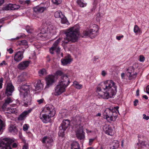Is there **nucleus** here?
I'll return each instance as SVG.
<instances>
[{
  "mask_svg": "<svg viewBox=\"0 0 149 149\" xmlns=\"http://www.w3.org/2000/svg\"><path fill=\"white\" fill-rule=\"evenodd\" d=\"M123 37V35H122L121 36H117L116 37V39L118 40H120Z\"/></svg>",
  "mask_w": 149,
  "mask_h": 149,
  "instance_id": "864d4df0",
  "label": "nucleus"
},
{
  "mask_svg": "<svg viewBox=\"0 0 149 149\" xmlns=\"http://www.w3.org/2000/svg\"><path fill=\"white\" fill-rule=\"evenodd\" d=\"M70 124V120L67 119L63 120L60 127V130H65L68 127Z\"/></svg>",
  "mask_w": 149,
  "mask_h": 149,
  "instance_id": "dca6fc26",
  "label": "nucleus"
},
{
  "mask_svg": "<svg viewBox=\"0 0 149 149\" xmlns=\"http://www.w3.org/2000/svg\"><path fill=\"white\" fill-rule=\"evenodd\" d=\"M141 146H145L146 145L145 142H142L141 143Z\"/></svg>",
  "mask_w": 149,
  "mask_h": 149,
  "instance_id": "e2e57ef3",
  "label": "nucleus"
},
{
  "mask_svg": "<svg viewBox=\"0 0 149 149\" xmlns=\"http://www.w3.org/2000/svg\"><path fill=\"white\" fill-rule=\"evenodd\" d=\"M7 51L10 54H12L13 52V50L11 48L7 49Z\"/></svg>",
  "mask_w": 149,
  "mask_h": 149,
  "instance_id": "603ef678",
  "label": "nucleus"
},
{
  "mask_svg": "<svg viewBox=\"0 0 149 149\" xmlns=\"http://www.w3.org/2000/svg\"><path fill=\"white\" fill-rule=\"evenodd\" d=\"M6 102H5L3 104V105L2 108L3 110H6V107L8 105V104H7L6 103Z\"/></svg>",
  "mask_w": 149,
  "mask_h": 149,
  "instance_id": "c03bdc74",
  "label": "nucleus"
},
{
  "mask_svg": "<svg viewBox=\"0 0 149 149\" xmlns=\"http://www.w3.org/2000/svg\"><path fill=\"white\" fill-rule=\"evenodd\" d=\"M26 29L27 32L29 33H31L32 31V29L28 26H26Z\"/></svg>",
  "mask_w": 149,
  "mask_h": 149,
  "instance_id": "ea45409f",
  "label": "nucleus"
},
{
  "mask_svg": "<svg viewBox=\"0 0 149 149\" xmlns=\"http://www.w3.org/2000/svg\"><path fill=\"white\" fill-rule=\"evenodd\" d=\"M55 113L54 107L53 105L47 104L40 114V118L43 123H47L50 121L51 117L55 115Z\"/></svg>",
  "mask_w": 149,
  "mask_h": 149,
  "instance_id": "f03ea898",
  "label": "nucleus"
},
{
  "mask_svg": "<svg viewBox=\"0 0 149 149\" xmlns=\"http://www.w3.org/2000/svg\"><path fill=\"white\" fill-rule=\"evenodd\" d=\"M106 74H107V73L104 70H103L102 71V75L103 76H104V77L106 75Z\"/></svg>",
  "mask_w": 149,
  "mask_h": 149,
  "instance_id": "bf43d9fd",
  "label": "nucleus"
},
{
  "mask_svg": "<svg viewBox=\"0 0 149 149\" xmlns=\"http://www.w3.org/2000/svg\"><path fill=\"white\" fill-rule=\"evenodd\" d=\"M44 100L43 98L37 100V102H38L39 104H40L43 102Z\"/></svg>",
  "mask_w": 149,
  "mask_h": 149,
  "instance_id": "a18cd8bd",
  "label": "nucleus"
},
{
  "mask_svg": "<svg viewBox=\"0 0 149 149\" xmlns=\"http://www.w3.org/2000/svg\"><path fill=\"white\" fill-rule=\"evenodd\" d=\"M46 86L48 88L52 85L55 82V77L53 75H49L46 78Z\"/></svg>",
  "mask_w": 149,
  "mask_h": 149,
  "instance_id": "4468645a",
  "label": "nucleus"
},
{
  "mask_svg": "<svg viewBox=\"0 0 149 149\" xmlns=\"http://www.w3.org/2000/svg\"><path fill=\"white\" fill-rule=\"evenodd\" d=\"M127 75L129 76L130 79H132L136 78L137 73H134V69L133 67H130L127 69Z\"/></svg>",
  "mask_w": 149,
  "mask_h": 149,
  "instance_id": "9b49d317",
  "label": "nucleus"
},
{
  "mask_svg": "<svg viewBox=\"0 0 149 149\" xmlns=\"http://www.w3.org/2000/svg\"><path fill=\"white\" fill-rule=\"evenodd\" d=\"M39 76H41L46 74V71L45 69L43 68L40 70L38 72Z\"/></svg>",
  "mask_w": 149,
  "mask_h": 149,
  "instance_id": "7c9ffc66",
  "label": "nucleus"
},
{
  "mask_svg": "<svg viewBox=\"0 0 149 149\" xmlns=\"http://www.w3.org/2000/svg\"><path fill=\"white\" fill-rule=\"evenodd\" d=\"M14 91V87L11 83H8L6 87L5 94L8 96L12 95L13 92Z\"/></svg>",
  "mask_w": 149,
  "mask_h": 149,
  "instance_id": "2eb2a0df",
  "label": "nucleus"
},
{
  "mask_svg": "<svg viewBox=\"0 0 149 149\" xmlns=\"http://www.w3.org/2000/svg\"><path fill=\"white\" fill-rule=\"evenodd\" d=\"M58 46V45L56 46L55 51H56L57 54H59L60 51V49Z\"/></svg>",
  "mask_w": 149,
  "mask_h": 149,
  "instance_id": "09e8293b",
  "label": "nucleus"
},
{
  "mask_svg": "<svg viewBox=\"0 0 149 149\" xmlns=\"http://www.w3.org/2000/svg\"><path fill=\"white\" fill-rule=\"evenodd\" d=\"M53 141V140L52 138L46 136L43 137L42 142L43 143H45L47 142V143L50 144L51 145V143Z\"/></svg>",
  "mask_w": 149,
  "mask_h": 149,
  "instance_id": "b1692460",
  "label": "nucleus"
},
{
  "mask_svg": "<svg viewBox=\"0 0 149 149\" xmlns=\"http://www.w3.org/2000/svg\"><path fill=\"white\" fill-rule=\"evenodd\" d=\"M136 95L137 96L139 95V90L138 89L136 91Z\"/></svg>",
  "mask_w": 149,
  "mask_h": 149,
  "instance_id": "69168bd1",
  "label": "nucleus"
},
{
  "mask_svg": "<svg viewBox=\"0 0 149 149\" xmlns=\"http://www.w3.org/2000/svg\"><path fill=\"white\" fill-rule=\"evenodd\" d=\"M9 130L11 132L16 133L17 131V127L14 125H11L9 128Z\"/></svg>",
  "mask_w": 149,
  "mask_h": 149,
  "instance_id": "393cba45",
  "label": "nucleus"
},
{
  "mask_svg": "<svg viewBox=\"0 0 149 149\" xmlns=\"http://www.w3.org/2000/svg\"><path fill=\"white\" fill-rule=\"evenodd\" d=\"M17 144L15 143H14L13 145V147L14 148H15L17 147Z\"/></svg>",
  "mask_w": 149,
  "mask_h": 149,
  "instance_id": "338daca9",
  "label": "nucleus"
},
{
  "mask_svg": "<svg viewBox=\"0 0 149 149\" xmlns=\"http://www.w3.org/2000/svg\"><path fill=\"white\" fill-rule=\"evenodd\" d=\"M43 84L41 82L40 80L38 81L37 82L36 85H35V88L36 90H39L42 89L43 88Z\"/></svg>",
  "mask_w": 149,
  "mask_h": 149,
  "instance_id": "5701e85b",
  "label": "nucleus"
},
{
  "mask_svg": "<svg viewBox=\"0 0 149 149\" xmlns=\"http://www.w3.org/2000/svg\"><path fill=\"white\" fill-rule=\"evenodd\" d=\"M7 63H6V61H3L2 63H0V65L1 66H2L3 65H6Z\"/></svg>",
  "mask_w": 149,
  "mask_h": 149,
  "instance_id": "4d7b16f0",
  "label": "nucleus"
},
{
  "mask_svg": "<svg viewBox=\"0 0 149 149\" xmlns=\"http://www.w3.org/2000/svg\"><path fill=\"white\" fill-rule=\"evenodd\" d=\"M52 2L53 3L56 4L58 5L59 4L57 0H52Z\"/></svg>",
  "mask_w": 149,
  "mask_h": 149,
  "instance_id": "5fc2aeb1",
  "label": "nucleus"
},
{
  "mask_svg": "<svg viewBox=\"0 0 149 149\" xmlns=\"http://www.w3.org/2000/svg\"><path fill=\"white\" fill-rule=\"evenodd\" d=\"M59 83L67 87L70 83V80L68 75H63L61 77V79L58 82Z\"/></svg>",
  "mask_w": 149,
  "mask_h": 149,
  "instance_id": "9d476101",
  "label": "nucleus"
},
{
  "mask_svg": "<svg viewBox=\"0 0 149 149\" xmlns=\"http://www.w3.org/2000/svg\"><path fill=\"white\" fill-rule=\"evenodd\" d=\"M104 132L108 135H111L113 130L111 127L108 125H105L103 127Z\"/></svg>",
  "mask_w": 149,
  "mask_h": 149,
  "instance_id": "aec40b11",
  "label": "nucleus"
},
{
  "mask_svg": "<svg viewBox=\"0 0 149 149\" xmlns=\"http://www.w3.org/2000/svg\"><path fill=\"white\" fill-rule=\"evenodd\" d=\"M140 31V29L138 26L137 25H135L134 29V32L137 34V33L138 32H139Z\"/></svg>",
  "mask_w": 149,
  "mask_h": 149,
  "instance_id": "72a5a7b5",
  "label": "nucleus"
},
{
  "mask_svg": "<svg viewBox=\"0 0 149 149\" xmlns=\"http://www.w3.org/2000/svg\"><path fill=\"white\" fill-rule=\"evenodd\" d=\"M6 110L9 111L11 113H15V109L13 108L8 107Z\"/></svg>",
  "mask_w": 149,
  "mask_h": 149,
  "instance_id": "4c0bfd02",
  "label": "nucleus"
},
{
  "mask_svg": "<svg viewBox=\"0 0 149 149\" xmlns=\"http://www.w3.org/2000/svg\"><path fill=\"white\" fill-rule=\"evenodd\" d=\"M29 126L28 124H25L23 126V130L24 131H26L28 129Z\"/></svg>",
  "mask_w": 149,
  "mask_h": 149,
  "instance_id": "79ce46f5",
  "label": "nucleus"
},
{
  "mask_svg": "<svg viewBox=\"0 0 149 149\" xmlns=\"http://www.w3.org/2000/svg\"><path fill=\"white\" fill-rule=\"evenodd\" d=\"M61 18V22L63 24H65L67 21V19L63 15H62L61 17L60 18Z\"/></svg>",
  "mask_w": 149,
  "mask_h": 149,
  "instance_id": "f704fd0d",
  "label": "nucleus"
},
{
  "mask_svg": "<svg viewBox=\"0 0 149 149\" xmlns=\"http://www.w3.org/2000/svg\"><path fill=\"white\" fill-rule=\"evenodd\" d=\"M62 15L61 12L60 11H56L54 13V16L56 18H61Z\"/></svg>",
  "mask_w": 149,
  "mask_h": 149,
  "instance_id": "2f4dec72",
  "label": "nucleus"
},
{
  "mask_svg": "<svg viewBox=\"0 0 149 149\" xmlns=\"http://www.w3.org/2000/svg\"><path fill=\"white\" fill-rule=\"evenodd\" d=\"M98 29L96 31L91 29L87 31H84L83 32L82 37L88 36L93 39L95 38L98 35Z\"/></svg>",
  "mask_w": 149,
  "mask_h": 149,
  "instance_id": "6e6552de",
  "label": "nucleus"
},
{
  "mask_svg": "<svg viewBox=\"0 0 149 149\" xmlns=\"http://www.w3.org/2000/svg\"><path fill=\"white\" fill-rule=\"evenodd\" d=\"M30 88V85L24 84L18 88L20 97H22L24 100L26 102H28L30 100V97L29 94Z\"/></svg>",
  "mask_w": 149,
  "mask_h": 149,
  "instance_id": "39448f33",
  "label": "nucleus"
},
{
  "mask_svg": "<svg viewBox=\"0 0 149 149\" xmlns=\"http://www.w3.org/2000/svg\"><path fill=\"white\" fill-rule=\"evenodd\" d=\"M145 57L143 55H141L139 57V61L141 62H143L145 60Z\"/></svg>",
  "mask_w": 149,
  "mask_h": 149,
  "instance_id": "de8ad7c7",
  "label": "nucleus"
},
{
  "mask_svg": "<svg viewBox=\"0 0 149 149\" xmlns=\"http://www.w3.org/2000/svg\"><path fill=\"white\" fill-rule=\"evenodd\" d=\"M77 2L81 7H84L86 5V4L83 2V0H77Z\"/></svg>",
  "mask_w": 149,
  "mask_h": 149,
  "instance_id": "c85d7f7f",
  "label": "nucleus"
},
{
  "mask_svg": "<svg viewBox=\"0 0 149 149\" xmlns=\"http://www.w3.org/2000/svg\"><path fill=\"white\" fill-rule=\"evenodd\" d=\"M139 102V101L138 100H136L134 101V105L135 106H136L137 105V103H138Z\"/></svg>",
  "mask_w": 149,
  "mask_h": 149,
  "instance_id": "6e6d98bb",
  "label": "nucleus"
},
{
  "mask_svg": "<svg viewBox=\"0 0 149 149\" xmlns=\"http://www.w3.org/2000/svg\"><path fill=\"white\" fill-rule=\"evenodd\" d=\"M146 92L149 94V85H148L146 87Z\"/></svg>",
  "mask_w": 149,
  "mask_h": 149,
  "instance_id": "052dcab7",
  "label": "nucleus"
},
{
  "mask_svg": "<svg viewBox=\"0 0 149 149\" xmlns=\"http://www.w3.org/2000/svg\"><path fill=\"white\" fill-rule=\"evenodd\" d=\"M3 79L2 77L0 78V88L1 89L2 88V86L3 85Z\"/></svg>",
  "mask_w": 149,
  "mask_h": 149,
  "instance_id": "49530a36",
  "label": "nucleus"
},
{
  "mask_svg": "<svg viewBox=\"0 0 149 149\" xmlns=\"http://www.w3.org/2000/svg\"><path fill=\"white\" fill-rule=\"evenodd\" d=\"M4 126V123L1 119H0V131Z\"/></svg>",
  "mask_w": 149,
  "mask_h": 149,
  "instance_id": "37998d69",
  "label": "nucleus"
},
{
  "mask_svg": "<svg viewBox=\"0 0 149 149\" xmlns=\"http://www.w3.org/2000/svg\"><path fill=\"white\" fill-rule=\"evenodd\" d=\"M72 61L71 56L70 55L65 56L64 58L61 59V62L63 65H66L70 64Z\"/></svg>",
  "mask_w": 149,
  "mask_h": 149,
  "instance_id": "a211bd4d",
  "label": "nucleus"
},
{
  "mask_svg": "<svg viewBox=\"0 0 149 149\" xmlns=\"http://www.w3.org/2000/svg\"><path fill=\"white\" fill-rule=\"evenodd\" d=\"M46 33L45 32L44 33L40 32L38 34V37H40L42 38V39L44 40V38H45L46 35H45Z\"/></svg>",
  "mask_w": 149,
  "mask_h": 149,
  "instance_id": "473e14b6",
  "label": "nucleus"
},
{
  "mask_svg": "<svg viewBox=\"0 0 149 149\" xmlns=\"http://www.w3.org/2000/svg\"><path fill=\"white\" fill-rule=\"evenodd\" d=\"M113 145L112 147L117 149L118 148L119 146V142L118 141H114L113 142Z\"/></svg>",
  "mask_w": 149,
  "mask_h": 149,
  "instance_id": "c756f323",
  "label": "nucleus"
},
{
  "mask_svg": "<svg viewBox=\"0 0 149 149\" xmlns=\"http://www.w3.org/2000/svg\"><path fill=\"white\" fill-rule=\"evenodd\" d=\"M73 85L74 87L77 89H80L82 87V85L81 84H79L78 82L74 81L73 82Z\"/></svg>",
  "mask_w": 149,
  "mask_h": 149,
  "instance_id": "cd10ccee",
  "label": "nucleus"
},
{
  "mask_svg": "<svg viewBox=\"0 0 149 149\" xmlns=\"http://www.w3.org/2000/svg\"><path fill=\"white\" fill-rule=\"evenodd\" d=\"M118 107H114V108L110 107L107 108L103 113L104 116H105V119L109 122L115 121L117 117V112H118Z\"/></svg>",
  "mask_w": 149,
  "mask_h": 149,
  "instance_id": "20e7f679",
  "label": "nucleus"
},
{
  "mask_svg": "<svg viewBox=\"0 0 149 149\" xmlns=\"http://www.w3.org/2000/svg\"><path fill=\"white\" fill-rule=\"evenodd\" d=\"M32 110V109H30L24 111L19 115L18 118V120H22L24 119L31 112Z\"/></svg>",
  "mask_w": 149,
  "mask_h": 149,
  "instance_id": "f3484780",
  "label": "nucleus"
},
{
  "mask_svg": "<svg viewBox=\"0 0 149 149\" xmlns=\"http://www.w3.org/2000/svg\"><path fill=\"white\" fill-rule=\"evenodd\" d=\"M95 139H89V145H91L93 141H94Z\"/></svg>",
  "mask_w": 149,
  "mask_h": 149,
  "instance_id": "8fccbe9b",
  "label": "nucleus"
},
{
  "mask_svg": "<svg viewBox=\"0 0 149 149\" xmlns=\"http://www.w3.org/2000/svg\"><path fill=\"white\" fill-rule=\"evenodd\" d=\"M19 44L20 45H27V41L25 40H24L19 41Z\"/></svg>",
  "mask_w": 149,
  "mask_h": 149,
  "instance_id": "58836bf2",
  "label": "nucleus"
},
{
  "mask_svg": "<svg viewBox=\"0 0 149 149\" xmlns=\"http://www.w3.org/2000/svg\"><path fill=\"white\" fill-rule=\"evenodd\" d=\"M79 29L75 27L70 28L66 32V37L62 41L63 44H67L69 41L75 42L78 40V36L79 35Z\"/></svg>",
  "mask_w": 149,
  "mask_h": 149,
  "instance_id": "7ed1b4c3",
  "label": "nucleus"
},
{
  "mask_svg": "<svg viewBox=\"0 0 149 149\" xmlns=\"http://www.w3.org/2000/svg\"><path fill=\"white\" fill-rule=\"evenodd\" d=\"M61 40V38H59L54 42L52 46L49 49V52L51 54H54V51L55 50L56 46L58 45Z\"/></svg>",
  "mask_w": 149,
  "mask_h": 149,
  "instance_id": "6ab92c4d",
  "label": "nucleus"
},
{
  "mask_svg": "<svg viewBox=\"0 0 149 149\" xmlns=\"http://www.w3.org/2000/svg\"><path fill=\"white\" fill-rule=\"evenodd\" d=\"M56 74L57 76H61V77L63 75H67L66 74H64L62 71L59 70H58L56 72Z\"/></svg>",
  "mask_w": 149,
  "mask_h": 149,
  "instance_id": "e433bc0d",
  "label": "nucleus"
},
{
  "mask_svg": "<svg viewBox=\"0 0 149 149\" xmlns=\"http://www.w3.org/2000/svg\"><path fill=\"white\" fill-rule=\"evenodd\" d=\"M47 8L46 7H40L36 6L33 8L34 12L37 13H41L47 10Z\"/></svg>",
  "mask_w": 149,
  "mask_h": 149,
  "instance_id": "412c9836",
  "label": "nucleus"
},
{
  "mask_svg": "<svg viewBox=\"0 0 149 149\" xmlns=\"http://www.w3.org/2000/svg\"><path fill=\"white\" fill-rule=\"evenodd\" d=\"M76 135L77 138L80 140L84 139L85 137V133L82 126H79L76 132Z\"/></svg>",
  "mask_w": 149,
  "mask_h": 149,
  "instance_id": "1a4fd4ad",
  "label": "nucleus"
},
{
  "mask_svg": "<svg viewBox=\"0 0 149 149\" xmlns=\"http://www.w3.org/2000/svg\"><path fill=\"white\" fill-rule=\"evenodd\" d=\"M117 86L115 83L112 80L105 81L102 87L104 91H101V87H97V92L99 97L105 99L113 97L117 92Z\"/></svg>",
  "mask_w": 149,
  "mask_h": 149,
  "instance_id": "f257e3e1",
  "label": "nucleus"
},
{
  "mask_svg": "<svg viewBox=\"0 0 149 149\" xmlns=\"http://www.w3.org/2000/svg\"><path fill=\"white\" fill-rule=\"evenodd\" d=\"M56 28L52 24L49 25L47 27V31L53 34H55L56 32Z\"/></svg>",
  "mask_w": 149,
  "mask_h": 149,
  "instance_id": "4be33fe9",
  "label": "nucleus"
},
{
  "mask_svg": "<svg viewBox=\"0 0 149 149\" xmlns=\"http://www.w3.org/2000/svg\"><path fill=\"white\" fill-rule=\"evenodd\" d=\"M23 53V51H19L16 53L14 56V61L17 62L21 61L24 57Z\"/></svg>",
  "mask_w": 149,
  "mask_h": 149,
  "instance_id": "ddd939ff",
  "label": "nucleus"
},
{
  "mask_svg": "<svg viewBox=\"0 0 149 149\" xmlns=\"http://www.w3.org/2000/svg\"><path fill=\"white\" fill-rule=\"evenodd\" d=\"M143 118L145 119L146 120H148L149 119V116H146L145 114H143Z\"/></svg>",
  "mask_w": 149,
  "mask_h": 149,
  "instance_id": "3c124183",
  "label": "nucleus"
},
{
  "mask_svg": "<svg viewBox=\"0 0 149 149\" xmlns=\"http://www.w3.org/2000/svg\"><path fill=\"white\" fill-rule=\"evenodd\" d=\"M30 2V0H27L25 1L24 3H27V4H29Z\"/></svg>",
  "mask_w": 149,
  "mask_h": 149,
  "instance_id": "680f3d73",
  "label": "nucleus"
},
{
  "mask_svg": "<svg viewBox=\"0 0 149 149\" xmlns=\"http://www.w3.org/2000/svg\"><path fill=\"white\" fill-rule=\"evenodd\" d=\"M14 142L13 139L8 138L0 140V149H12L10 145Z\"/></svg>",
  "mask_w": 149,
  "mask_h": 149,
  "instance_id": "423d86ee",
  "label": "nucleus"
},
{
  "mask_svg": "<svg viewBox=\"0 0 149 149\" xmlns=\"http://www.w3.org/2000/svg\"><path fill=\"white\" fill-rule=\"evenodd\" d=\"M4 2V0H0V6Z\"/></svg>",
  "mask_w": 149,
  "mask_h": 149,
  "instance_id": "774afa93",
  "label": "nucleus"
},
{
  "mask_svg": "<svg viewBox=\"0 0 149 149\" xmlns=\"http://www.w3.org/2000/svg\"><path fill=\"white\" fill-rule=\"evenodd\" d=\"M66 87L61 84L58 83L54 88L53 94L55 96H58L65 91Z\"/></svg>",
  "mask_w": 149,
  "mask_h": 149,
  "instance_id": "0eeeda50",
  "label": "nucleus"
},
{
  "mask_svg": "<svg viewBox=\"0 0 149 149\" xmlns=\"http://www.w3.org/2000/svg\"><path fill=\"white\" fill-rule=\"evenodd\" d=\"M30 62L31 61H23L19 63L17 66V68L20 70H24L28 67Z\"/></svg>",
  "mask_w": 149,
  "mask_h": 149,
  "instance_id": "f8f14e48",
  "label": "nucleus"
},
{
  "mask_svg": "<svg viewBox=\"0 0 149 149\" xmlns=\"http://www.w3.org/2000/svg\"><path fill=\"white\" fill-rule=\"evenodd\" d=\"M2 9L3 10H12V4H9L4 6Z\"/></svg>",
  "mask_w": 149,
  "mask_h": 149,
  "instance_id": "a878e982",
  "label": "nucleus"
},
{
  "mask_svg": "<svg viewBox=\"0 0 149 149\" xmlns=\"http://www.w3.org/2000/svg\"><path fill=\"white\" fill-rule=\"evenodd\" d=\"M12 101L11 98L8 97L5 100V102H6L7 104H9V103L12 102Z\"/></svg>",
  "mask_w": 149,
  "mask_h": 149,
  "instance_id": "a19ab883",
  "label": "nucleus"
},
{
  "mask_svg": "<svg viewBox=\"0 0 149 149\" xmlns=\"http://www.w3.org/2000/svg\"><path fill=\"white\" fill-rule=\"evenodd\" d=\"M22 37V36H17L15 38L12 39H11V40H18L21 37Z\"/></svg>",
  "mask_w": 149,
  "mask_h": 149,
  "instance_id": "13d9d810",
  "label": "nucleus"
},
{
  "mask_svg": "<svg viewBox=\"0 0 149 149\" xmlns=\"http://www.w3.org/2000/svg\"><path fill=\"white\" fill-rule=\"evenodd\" d=\"M20 8L19 5H16L15 4H12V10H15L18 9Z\"/></svg>",
  "mask_w": 149,
  "mask_h": 149,
  "instance_id": "c9c22d12",
  "label": "nucleus"
},
{
  "mask_svg": "<svg viewBox=\"0 0 149 149\" xmlns=\"http://www.w3.org/2000/svg\"><path fill=\"white\" fill-rule=\"evenodd\" d=\"M71 149L75 148H80L79 143L76 141L73 142L71 144Z\"/></svg>",
  "mask_w": 149,
  "mask_h": 149,
  "instance_id": "bb28decb",
  "label": "nucleus"
},
{
  "mask_svg": "<svg viewBox=\"0 0 149 149\" xmlns=\"http://www.w3.org/2000/svg\"><path fill=\"white\" fill-rule=\"evenodd\" d=\"M22 149H28V146L26 145L24 146Z\"/></svg>",
  "mask_w": 149,
  "mask_h": 149,
  "instance_id": "0e129e2a",
  "label": "nucleus"
}]
</instances>
